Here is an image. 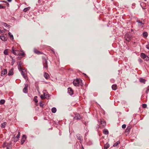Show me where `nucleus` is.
I'll use <instances>...</instances> for the list:
<instances>
[{
  "label": "nucleus",
  "mask_w": 149,
  "mask_h": 149,
  "mask_svg": "<svg viewBox=\"0 0 149 149\" xmlns=\"http://www.w3.org/2000/svg\"><path fill=\"white\" fill-rule=\"evenodd\" d=\"M84 75L86 76H87L86 75V74H84Z\"/></svg>",
  "instance_id": "obj_56"
},
{
  "label": "nucleus",
  "mask_w": 149,
  "mask_h": 149,
  "mask_svg": "<svg viewBox=\"0 0 149 149\" xmlns=\"http://www.w3.org/2000/svg\"><path fill=\"white\" fill-rule=\"evenodd\" d=\"M24 53L23 52L22 53L20 54V55H21V56H23L24 55Z\"/></svg>",
  "instance_id": "obj_40"
},
{
  "label": "nucleus",
  "mask_w": 149,
  "mask_h": 149,
  "mask_svg": "<svg viewBox=\"0 0 149 149\" xmlns=\"http://www.w3.org/2000/svg\"><path fill=\"white\" fill-rule=\"evenodd\" d=\"M120 143V142L119 141H118L117 142H116L113 145V146L114 147H115L117 146L118 145V144Z\"/></svg>",
  "instance_id": "obj_31"
},
{
  "label": "nucleus",
  "mask_w": 149,
  "mask_h": 149,
  "mask_svg": "<svg viewBox=\"0 0 149 149\" xmlns=\"http://www.w3.org/2000/svg\"><path fill=\"white\" fill-rule=\"evenodd\" d=\"M7 70L6 69H4L2 70L1 72V76H3L5 74L7 73Z\"/></svg>",
  "instance_id": "obj_9"
},
{
  "label": "nucleus",
  "mask_w": 149,
  "mask_h": 149,
  "mask_svg": "<svg viewBox=\"0 0 149 149\" xmlns=\"http://www.w3.org/2000/svg\"><path fill=\"white\" fill-rule=\"evenodd\" d=\"M2 31L0 29V33H2Z\"/></svg>",
  "instance_id": "obj_49"
},
{
  "label": "nucleus",
  "mask_w": 149,
  "mask_h": 149,
  "mask_svg": "<svg viewBox=\"0 0 149 149\" xmlns=\"http://www.w3.org/2000/svg\"><path fill=\"white\" fill-rule=\"evenodd\" d=\"M87 144L88 145H91L93 144L92 141L91 140H89L87 143Z\"/></svg>",
  "instance_id": "obj_26"
},
{
  "label": "nucleus",
  "mask_w": 149,
  "mask_h": 149,
  "mask_svg": "<svg viewBox=\"0 0 149 149\" xmlns=\"http://www.w3.org/2000/svg\"><path fill=\"white\" fill-rule=\"evenodd\" d=\"M141 56L146 61H148L149 59L148 57L144 53H142L141 54Z\"/></svg>",
  "instance_id": "obj_4"
},
{
  "label": "nucleus",
  "mask_w": 149,
  "mask_h": 149,
  "mask_svg": "<svg viewBox=\"0 0 149 149\" xmlns=\"http://www.w3.org/2000/svg\"><path fill=\"white\" fill-rule=\"evenodd\" d=\"M149 91V86L147 88L146 93H148V91Z\"/></svg>",
  "instance_id": "obj_41"
},
{
  "label": "nucleus",
  "mask_w": 149,
  "mask_h": 149,
  "mask_svg": "<svg viewBox=\"0 0 149 149\" xmlns=\"http://www.w3.org/2000/svg\"><path fill=\"white\" fill-rule=\"evenodd\" d=\"M12 58V63H13V64H14V63L15 62V60L13 59V58Z\"/></svg>",
  "instance_id": "obj_42"
},
{
  "label": "nucleus",
  "mask_w": 149,
  "mask_h": 149,
  "mask_svg": "<svg viewBox=\"0 0 149 149\" xmlns=\"http://www.w3.org/2000/svg\"><path fill=\"white\" fill-rule=\"evenodd\" d=\"M145 1H146V0H145Z\"/></svg>",
  "instance_id": "obj_58"
},
{
  "label": "nucleus",
  "mask_w": 149,
  "mask_h": 149,
  "mask_svg": "<svg viewBox=\"0 0 149 149\" xmlns=\"http://www.w3.org/2000/svg\"><path fill=\"white\" fill-rule=\"evenodd\" d=\"M3 25L6 27H9L10 26L5 23H3Z\"/></svg>",
  "instance_id": "obj_34"
},
{
  "label": "nucleus",
  "mask_w": 149,
  "mask_h": 149,
  "mask_svg": "<svg viewBox=\"0 0 149 149\" xmlns=\"http://www.w3.org/2000/svg\"><path fill=\"white\" fill-rule=\"evenodd\" d=\"M35 102H38V101H37V100H35Z\"/></svg>",
  "instance_id": "obj_51"
},
{
  "label": "nucleus",
  "mask_w": 149,
  "mask_h": 149,
  "mask_svg": "<svg viewBox=\"0 0 149 149\" xmlns=\"http://www.w3.org/2000/svg\"><path fill=\"white\" fill-rule=\"evenodd\" d=\"M125 39L126 40H128V41H129L130 40V37L129 38H128V39H126V38H125Z\"/></svg>",
  "instance_id": "obj_47"
},
{
  "label": "nucleus",
  "mask_w": 149,
  "mask_h": 149,
  "mask_svg": "<svg viewBox=\"0 0 149 149\" xmlns=\"http://www.w3.org/2000/svg\"><path fill=\"white\" fill-rule=\"evenodd\" d=\"M4 54L6 55H7L8 54V52L7 49H5L4 51Z\"/></svg>",
  "instance_id": "obj_32"
},
{
  "label": "nucleus",
  "mask_w": 149,
  "mask_h": 149,
  "mask_svg": "<svg viewBox=\"0 0 149 149\" xmlns=\"http://www.w3.org/2000/svg\"><path fill=\"white\" fill-rule=\"evenodd\" d=\"M112 88L113 90H116L117 89V86L116 84L113 85L112 86Z\"/></svg>",
  "instance_id": "obj_16"
},
{
  "label": "nucleus",
  "mask_w": 149,
  "mask_h": 149,
  "mask_svg": "<svg viewBox=\"0 0 149 149\" xmlns=\"http://www.w3.org/2000/svg\"><path fill=\"white\" fill-rule=\"evenodd\" d=\"M81 81V80L79 79H74L73 81L74 85L76 86H78L79 85V84Z\"/></svg>",
  "instance_id": "obj_1"
},
{
  "label": "nucleus",
  "mask_w": 149,
  "mask_h": 149,
  "mask_svg": "<svg viewBox=\"0 0 149 149\" xmlns=\"http://www.w3.org/2000/svg\"><path fill=\"white\" fill-rule=\"evenodd\" d=\"M143 35L144 37H146L148 36V33L146 32H144L143 33Z\"/></svg>",
  "instance_id": "obj_27"
},
{
  "label": "nucleus",
  "mask_w": 149,
  "mask_h": 149,
  "mask_svg": "<svg viewBox=\"0 0 149 149\" xmlns=\"http://www.w3.org/2000/svg\"><path fill=\"white\" fill-rule=\"evenodd\" d=\"M12 53L14 54L15 55H16L18 54V50H16L14 49V48L13 47L12 48Z\"/></svg>",
  "instance_id": "obj_10"
},
{
  "label": "nucleus",
  "mask_w": 149,
  "mask_h": 149,
  "mask_svg": "<svg viewBox=\"0 0 149 149\" xmlns=\"http://www.w3.org/2000/svg\"><path fill=\"white\" fill-rule=\"evenodd\" d=\"M20 132L19 131H18V134L15 137V138H17V140H18V139L20 137Z\"/></svg>",
  "instance_id": "obj_22"
},
{
  "label": "nucleus",
  "mask_w": 149,
  "mask_h": 149,
  "mask_svg": "<svg viewBox=\"0 0 149 149\" xmlns=\"http://www.w3.org/2000/svg\"><path fill=\"white\" fill-rule=\"evenodd\" d=\"M7 4H8V6L9 5V4L8 3H7Z\"/></svg>",
  "instance_id": "obj_54"
},
{
  "label": "nucleus",
  "mask_w": 149,
  "mask_h": 149,
  "mask_svg": "<svg viewBox=\"0 0 149 149\" xmlns=\"http://www.w3.org/2000/svg\"><path fill=\"white\" fill-rule=\"evenodd\" d=\"M43 64L44 68L47 69L48 68V65L47 64V61L45 58L43 59Z\"/></svg>",
  "instance_id": "obj_2"
},
{
  "label": "nucleus",
  "mask_w": 149,
  "mask_h": 149,
  "mask_svg": "<svg viewBox=\"0 0 149 149\" xmlns=\"http://www.w3.org/2000/svg\"><path fill=\"white\" fill-rule=\"evenodd\" d=\"M139 61H142V60H141V59H139Z\"/></svg>",
  "instance_id": "obj_53"
},
{
  "label": "nucleus",
  "mask_w": 149,
  "mask_h": 149,
  "mask_svg": "<svg viewBox=\"0 0 149 149\" xmlns=\"http://www.w3.org/2000/svg\"><path fill=\"white\" fill-rule=\"evenodd\" d=\"M30 9V8L29 7L25 8L23 10L24 12H26L28 10H29Z\"/></svg>",
  "instance_id": "obj_24"
},
{
  "label": "nucleus",
  "mask_w": 149,
  "mask_h": 149,
  "mask_svg": "<svg viewBox=\"0 0 149 149\" xmlns=\"http://www.w3.org/2000/svg\"><path fill=\"white\" fill-rule=\"evenodd\" d=\"M140 81L141 82H144L145 81V80L144 79H140Z\"/></svg>",
  "instance_id": "obj_35"
},
{
  "label": "nucleus",
  "mask_w": 149,
  "mask_h": 149,
  "mask_svg": "<svg viewBox=\"0 0 149 149\" xmlns=\"http://www.w3.org/2000/svg\"><path fill=\"white\" fill-rule=\"evenodd\" d=\"M77 138V139L79 140H80L81 141L82 140V139L81 136L79 134H77L76 136Z\"/></svg>",
  "instance_id": "obj_14"
},
{
  "label": "nucleus",
  "mask_w": 149,
  "mask_h": 149,
  "mask_svg": "<svg viewBox=\"0 0 149 149\" xmlns=\"http://www.w3.org/2000/svg\"><path fill=\"white\" fill-rule=\"evenodd\" d=\"M122 128H123V129H124L125 128H126V125H125V124H124V125H122Z\"/></svg>",
  "instance_id": "obj_39"
},
{
  "label": "nucleus",
  "mask_w": 149,
  "mask_h": 149,
  "mask_svg": "<svg viewBox=\"0 0 149 149\" xmlns=\"http://www.w3.org/2000/svg\"><path fill=\"white\" fill-rule=\"evenodd\" d=\"M2 2H4V3H7V2L6 1H2Z\"/></svg>",
  "instance_id": "obj_46"
},
{
  "label": "nucleus",
  "mask_w": 149,
  "mask_h": 149,
  "mask_svg": "<svg viewBox=\"0 0 149 149\" xmlns=\"http://www.w3.org/2000/svg\"><path fill=\"white\" fill-rule=\"evenodd\" d=\"M131 128V127L130 126L127 127L125 130V133H129L130 131Z\"/></svg>",
  "instance_id": "obj_13"
},
{
  "label": "nucleus",
  "mask_w": 149,
  "mask_h": 149,
  "mask_svg": "<svg viewBox=\"0 0 149 149\" xmlns=\"http://www.w3.org/2000/svg\"><path fill=\"white\" fill-rule=\"evenodd\" d=\"M43 95L45 98L49 97V95L47 93L43 92Z\"/></svg>",
  "instance_id": "obj_18"
},
{
  "label": "nucleus",
  "mask_w": 149,
  "mask_h": 149,
  "mask_svg": "<svg viewBox=\"0 0 149 149\" xmlns=\"http://www.w3.org/2000/svg\"><path fill=\"white\" fill-rule=\"evenodd\" d=\"M103 133L105 135H107L109 134V131L106 129H104L103 131Z\"/></svg>",
  "instance_id": "obj_15"
},
{
  "label": "nucleus",
  "mask_w": 149,
  "mask_h": 149,
  "mask_svg": "<svg viewBox=\"0 0 149 149\" xmlns=\"http://www.w3.org/2000/svg\"><path fill=\"white\" fill-rule=\"evenodd\" d=\"M13 74V69L12 68L8 71V76L12 75Z\"/></svg>",
  "instance_id": "obj_11"
},
{
  "label": "nucleus",
  "mask_w": 149,
  "mask_h": 149,
  "mask_svg": "<svg viewBox=\"0 0 149 149\" xmlns=\"http://www.w3.org/2000/svg\"><path fill=\"white\" fill-rule=\"evenodd\" d=\"M146 48L148 49H149V45H147Z\"/></svg>",
  "instance_id": "obj_45"
},
{
  "label": "nucleus",
  "mask_w": 149,
  "mask_h": 149,
  "mask_svg": "<svg viewBox=\"0 0 149 149\" xmlns=\"http://www.w3.org/2000/svg\"><path fill=\"white\" fill-rule=\"evenodd\" d=\"M6 124V123L5 122L1 124V127L2 128H4L5 127V125Z\"/></svg>",
  "instance_id": "obj_29"
},
{
  "label": "nucleus",
  "mask_w": 149,
  "mask_h": 149,
  "mask_svg": "<svg viewBox=\"0 0 149 149\" xmlns=\"http://www.w3.org/2000/svg\"><path fill=\"white\" fill-rule=\"evenodd\" d=\"M34 52H35V53H36V54H40V52H39V51L36 50V49H35L34 50Z\"/></svg>",
  "instance_id": "obj_28"
},
{
  "label": "nucleus",
  "mask_w": 149,
  "mask_h": 149,
  "mask_svg": "<svg viewBox=\"0 0 149 149\" xmlns=\"http://www.w3.org/2000/svg\"><path fill=\"white\" fill-rule=\"evenodd\" d=\"M5 101L4 100H1L0 101V103L3 104L5 103Z\"/></svg>",
  "instance_id": "obj_33"
},
{
  "label": "nucleus",
  "mask_w": 149,
  "mask_h": 149,
  "mask_svg": "<svg viewBox=\"0 0 149 149\" xmlns=\"http://www.w3.org/2000/svg\"><path fill=\"white\" fill-rule=\"evenodd\" d=\"M37 96H35V99L36 98H37Z\"/></svg>",
  "instance_id": "obj_52"
},
{
  "label": "nucleus",
  "mask_w": 149,
  "mask_h": 149,
  "mask_svg": "<svg viewBox=\"0 0 149 149\" xmlns=\"http://www.w3.org/2000/svg\"><path fill=\"white\" fill-rule=\"evenodd\" d=\"M81 149H84V147L83 146H82V147H81Z\"/></svg>",
  "instance_id": "obj_50"
},
{
  "label": "nucleus",
  "mask_w": 149,
  "mask_h": 149,
  "mask_svg": "<svg viewBox=\"0 0 149 149\" xmlns=\"http://www.w3.org/2000/svg\"><path fill=\"white\" fill-rule=\"evenodd\" d=\"M4 8L3 6L0 5V9L3 8Z\"/></svg>",
  "instance_id": "obj_43"
},
{
  "label": "nucleus",
  "mask_w": 149,
  "mask_h": 149,
  "mask_svg": "<svg viewBox=\"0 0 149 149\" xmlns=\"http://www.w3.org/2000/svg\"><path fill=\"white\" fill-rule=\"evenodd\" d=\"M23 92L25 93L27 92V88L24 87L23 89Z\"/></svg>",
  "instance_id": "obj_25"
},
{
  "label": "nucleus",
  "mask_w": 149,
  "mask_h": 149,
  "mask_svg": "<svg viewBox=\"0 0 149 149\" xmlns=\"http://www.w3.org/2000/svg\"><path fill=\"white\" fill-rule=\"evenodd\" d=\"M100 125H102V127H104L106 125V122L103 119H101L100 120Z\"/></svg>",
  "instance_id": "obj_7"
},
{
  "label": "nucleus",
  "mask_w": 149,
  "mask_h": 149,
  "mask_svg": "<svg viewBox=\"0 0 149 149\" xmlns=\"http://www.w3.org/2000/svg\"><path fill=\"white\" fill-rule=\"evenodd\" d=\"M147 105L146 104H142L143 107V108H146L147 107Z\"/></svg>",
  "instance_id": "obj_36"
},
{
  "label": "nucleus",
  "mask_w": 149,
  "mask_h": 149,
  "mask_svg": "<svg viewBox=\"0 0 149 149\" xmlns=\"http://www.w3.org/2000/svg\"><path fill=\"white\" fill-rule=\"evenodd\" d=\"M109 147V145L108 143H106L104 146V148L105 149H107Z\"/></svg>",
  "instance_id": "obj_20"
},
{
  "label": "nucleus",
  "mask_w": 149,
  "mask_h": 149,
  "mask_svg": "<svg viewBox=\"0 0 149 149\" xmlns=\"http://www.w3.org/2000/svg\"><path fill=\"white\" fill-rule=\"evenodd\" d=\"M127 36V35H125V38H126V37Z\"/></svg>",
  "instance_id": "obj_55"
},
{
  "label": "nucleus",
  "mask_w": 149,
  "mask_h": 149,
  "mask_svg": "<svg viewBox=\"0 0 149 149\" xmlns=\"http://www.w3.org/2000/svg\"><path fill=\"white\" fill-rule=\"evenodd\" d=\"M137 22L139 24V26H141L143 25L144 24L142 22H141L140 20H138L137 21Z\"/></svg>",
  "instance_id": "obj_23"
},
{
  "label": "nucleus",
  "mask_w": 149,
  "mask_h": 149,
  "mask_svg": "<svg viewBox=\"0 0 149 149\" xmlns=\"http://www.w3.org/2000/svg\"><path fill=\"white\" fill-rule=\"evenodd\" d=\"M74 118V120H79L81 118V117L79 114H76L75 115Z\"/></svg>",
  "instance_id": "obj_8"
},
{
  "label": "nucleus",
  "mask_w": 149,
  "mask_h": 149,
  "mask_svg": "<svg viewBox=\"0 0 149 149\" xmlns=\"http://www.w3.org/2000/svg\"><path fill=\"white\" fill-rule=\"evenodd\" d=\"M8 149V148H7V149Z\"/></svg>",
  "instance_id": "obj_57"
},
{
  "label": "nucleus",
  "mask_w": 149,
  "mask_h": 149,
  "mask_svg": "<svg viewBox=\"0 0 149 149\" xmlns=\"http://www.w3.org/2000/svg\"><path fill=\"white\" fill-rule=\"evenodd\" d=\"M40 98L42 99H44L45 98V97L44 96V95H41V96H40Z\"/></svg>",
  "instance_id": "obj_38"
},
{
  "label": "nucleus",
  "mask_w": 149,
  "mask_h": 149,
  "mask_svg": "<svg viewBox=\"0 0 149 149\" xmlns=\"http://www.w3.org/2000/svg\"><path fill=\"white\" fill-rule=\"evenodd\" d=\"M68 93L70 95H72L73 94V90L70 88H68Z\"/></svg>",
  "instance_id": "obj_12"
},
{
  "label": "nucleus",
  "mask_w": 149,
  "mask_h": 149,
  "mask_svg": "<svg viewBox=\"0 0 149 149\" xmlns=\"http://www.w3.org/2000/svg\"><path fill=\"white\" fill-rule=\"evenodd\" d=\"M40 107H43L44 106V104L42 102H40Z\"/></svg>",
  "instance_id": "obj_37"
},
{
  "label": "nucleus",
  "mask_w": 149,
  "mask_h": 149,
  "mask_svg": "<svg viewBox=\"0 0 149 149\" xmlns=\"http://www.w3.org/2000/svg\"><path fill=\"white\" fill-rule=\"evenodd\" d=\"M44 77L46 79H47L49 78V75L48 73L45 72L44 74Z\"/></svg>",
  "instance_id": "obj_17"
},
{
  "label": "nucleus",
  "mask_w": 149,
  "mask_h": 149,
  "mask_svg": "<svg viewBox=\"0 0 149 149\" xmlns=\"http://www.w3.org/2000/svg\"><path fill=\"white\" fill-rule=\"evenodd\" d=\"M19 71L21 72V74L23 76V77L26 80L28 79V77L27 76L25 75L24 73L23 72V71H22V70L21 68H19Z\"/></svg>",
  "instance_id": "obj_3"
},
{
  "label": "nucleus",
  "mask_w": 149,
  "mask_h": 149,
  "mask_svg": "<svg viewBox=\"0 0 149 149\" xmlns=\"http://www.w3.org/2000/svg\"><path fill=\"white\" fill-rule=\"evenodd\" d=\"M0 38L3 41H6L7 40V38L6 37V35L2 34L0 36Z\"/></svg>",
  "instance_id": "obj_5"
},
{
  "label": "nucleus",
  "mask_w": 149,
  "mask_h": 149,
  "mask_svg": "<svg viewBox=\"0 0 149 149\" xmlns=\"http://www.w3.org/2000/svg\"><path fill=\"white\" fill-rule=\"evenodd\" d=\"M8 35L9 36H10V38L11 40H13V35H12L11 33L9 32L8 33Z\"/></svg>",
  "instance_id": "obj_19"
},
{
  "label": "nucleus",
  "mask_w": 149,
  "mask_h": 149,
  "mask_svg": "<svg viewBox=\"0 0 149 149\" xmlns=\"http://www.w3.org/2000/svg\"><path fill=\"white\" fill-rule=\"evenodd\" d=\"M56 109L55 107H53L52 109V113H56Z\"/></svg>",
  "instance_id": "obj_21"
},
{
  "label": "nucleus",
  "mask_w": 149,
  "mask_h": 149,
  "mask_svg": "<svg viewBox=\"0 0 149 149\" xmlns=\"http://www.w3.org/2000/svg\"><path fill=\"white\" fill-rule=\"evenodd\" d=\"M28 84H26L25 85V86L24 87L28 88Z\"/></svg>",
  "instance_id": "obj_44"
},
{
  "label": "nucleus",
  "mask_w": 149,
  "mask_h": 149,
  "mask_svg": "<svg viewBox=\"0 0 149 149\" xmlns=\"http://www.w3.org/2000/svg\"><path fill=\"white\" fill-rule=\"evenodd\" d=\"M22 63L21 62H20L19 63L18 65V69H19V68H21V66L22 65Z\"/></svg>",
  "instance_id": "obj_30"
},
{
  "label": "nucleus",
  "mask_w": 149,
  "mask_h": 149,
  "mask_svg": "<svg viewBox=\"0 0 149 149\" xmlns=\"http://www.w3.org/2000/svg\"><path fill=\"white\" fill-rule=\"evenodd\" d=\"M26 135H23L22 136V138L21 141V144H23L26 139Z\"/></svg>",
  "instance_id": "obj_6"
},
{
  "label": "nucleus",
  "mask_w": 149,
  "mask_h": 149,
  "mask_svg": "<svg viewBox=\"0 0 149 149\" xmlns=\"http://www.w3.org/2000/svg\"><path fill=\"white\" fill-rule=\"evenodd\" d=\"M7 1L9 2H11L12 1V0H7Z\"/></svg>",
  "instance_id": "obj_48"
}]
</instances>
